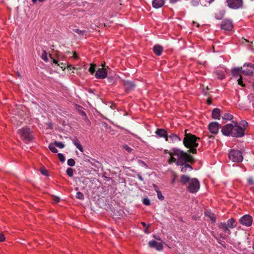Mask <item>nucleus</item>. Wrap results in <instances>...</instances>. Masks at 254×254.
<instances>
[{
  "label": "nucleus",
  "mask_w": 254,
  "mask_h": 254,
  "mask_svg": "<svg viewBox=\"0 0 254 254\" xmlns=\"http://www.w3.org/2000/svg\"><path fill=\"white\" fill-rule=\"evenodd\" d=\"M245 129L238 125L236 123L228 124L224 126L222 129V133L226 136H232L236 137H241L245 134Z\"/></svg>",
  "instance_id": "obj_1"
},
{
  "label": "nucleus",
  "mask_w": 254,
  "mask_h": 254,
  "mask_svg": "<svg viewBox=\"0 0 254 254\" xmlns=\"http://www.w3.org/2000/svg\"><path fill=\"white\" fill-rule=\"evenodd\" d=\"M199 140L200 138L190 133H187V130H185L183 143L186 147L190 149L188 152L193 154H196V148L198 146V141Z\"/></svg>",
  "instance_id": "obj_2"
},
{
  "label": "nucleus",
  "mask_w": 254,
  "mask_h": 254,
  "mask_svg": "<svg viewBox=\"0 0 254 254\" xmlns=\"http://www.w3.org/2000/svg\"><path fill=\"white\" fill-rule=\"evenodd\" d=\"M172 150L173 151L174 155L178 157L177 162L179 166H183L188 163L192 164L195 161L194 158L190 155V152H184L177 148H173Z\"/></svg>",
  "instance_id": "obj_3"
},
{
  "label": "nucleus",
  "mask_w": 254,
  "mask_h": 254,
  "mask_svg": "<svg viewBox=\"0 0 254 254\" xmlns=\"http://www.w3.org/2000/svg\"><path fill=\"white\" fill-rule=\"evenodd\" d=\"M20 138L26 142H30L33 139L32 132L28 127H22L17 131Z\"/></svg>",
  "instance_id": "obj_4"
},
{
  "label": "nucleus",
  "mask_w": 254,
  "mask_h": 254,
  "mask_svg": "<svg viewBox=\"0 0 254 254\" xmlns=\"http://www.w3.org/2000/svg\"><path fill=\"white\" fill-rule=\"evenodd\" d=\"M229 159L234 162H241L243 160L242 153L237 150L232 149L229 153Z\"/></svg>",
  "instance_id": "obj_5"
},
{
  "label": "nucleus",
  "mask_w": 254,
  "mask_h": 254,
  "mask_svg": "<svg viewBox=\"0 0 254 254\" xmlns=\"http://www.w3.org/2000/svg\"><path fill=\"white\" fill-rule=\"evenodd\" d=\"M199 188L200 184L198 180L196 178H192L189 183L187 189L190 192L195 193L199 190Z\"/></svg>",
  "instance_id": "obj_6"
},
{
  "label": "nucleus",
  "mask_w": 254,
  "mask_h": 254,
  "mask_svg": "<svg viewBox=\"0 0 254 254\" xmlns=\"http://www.w3.org/2000/svg\"><path fill=\"white\" fill-rule=\"evenodd\" d=\"M254 72V64L248 63L244 64L242 74L245 75H252Z\"/></svg>",
  "instance_id": "obj_7"
},
{
  "label": "nucleus",
  "mask_w": 254,
  "mask_h": 254,
  "mask_svg": "<svg viewBox=\"0 0 254 254\" xmlns=\"http://www.w3.org/2000/svg\"><path fill=\"white\" fill-rule=\"evenodd\" d=\"M228 6L233 9H239L242 7L243 0H227Z\"/></svg>",
  "instance_id": "obj_8"
},
{
  "label": "nucleus",
  "mask_w": 254,
  "mask_h": 254,
  "mask_svg": "<svg viewBox=\"0 0 254 254\" xmlns=\"http://www.w3.org/2000/svg\"><path fill=\"white\" fill-rule=\"evenodd\" d=\"M241 223L246 226H250L253 223V218L249 215H245L240 219Z\"/></svg>",
  "instance_id": "obj_9"
},
{
  "label": "nucleus",
  "mask_w": 254,
  "mask_h": 254,
  "mask_svg": "<svg viewBox=\"0 0 254 254\" xmlns=\"http://www.w3.org/2000/svg\"><path fill=\"white\" fill-rule=\"evenodd\" d=\"M221 127V125L217 122H211L209 124L208 128L211 133L216 134Z\"/></svg>",
  "instance_id": "obj_10"
},
{
  "label": "nucleus",
  "mask_w": 254,
  "mask_h": 254,
  "mask_svg": "<svg viewBox=\"0 0 254 254\" xmlns=\"http://www.w3.org/2000/svg\"><path fill=\"white\" fill-rule=\"evenodd\" d=\"M95 76L97 79H104L107 76L106 68H99L96 71Z\"/></svg>",
  "instance_id": "obj_11"
},
{
  "label": "nucleus",
  "mask_w": 254,
  "mask_h": 254,
  "mask_svg": "<svg viewBox=\"0 0 254 254\" xmlns=\"http://www.w3.org/2000/svg\"><path fill=\"white\" fill-rule=\"evenodd\" d=\"M221 27L222 29L230 31L233 28L232 22L229 20H224L222 22Z\"/></svg>",
  "instance_id": "obj_12"
},
{
  "label": "nucleus",
  "mask_w": 254,
  "mask_h": 254,
  "mask_svg": "<svg viewBox=\"0 0 254 254\" xmlns=\"http://www.w3.org/2000/svg\"><path fill=\"white\" fill-rule=\"evenodd\" d=\"M148 245L150 248H155L157 251H161L163 249L162 244L154 240L149 241Z\"/></svg>",
  "instance_id": "obj_13"
},
{
  "label": "nucleus",
  "mask_w": 254,
  "mask_h": 254,
  "mask_svg": "<svg viewBox=\"0 0 254 254\" xmlns=\"http://www.w3.org/2000/svg\"><path fill=\"white\" fill-rule=\"evenodd\" d=\"M156 134L160 137H165L166 141H168V136L167 135V131L164 129H157L156 131Z\"/></svg>",
  "instance_id": "obj_14"
},
{
  "label": "nucleus",
  "mask_w": 254,
  "mask_h": 254,
  "mask_svg": "<svg viewBox=\"0 0 254 254\" xmlns=\"http://www.w3.org/2000/svg\"><path fill=\"white\" fill-rule=\"evenodd\" d=\"M205 216L209 218L213 223L216 222V216L215 213H213L210 210H207L205 212Z\"/></svg>",
  "instance_id": "obj_15"
},
{
  "label": "nucleus",
  "mask_w": 254,
  "mask_h": 254,
  "mask_svg": "<svg viewBox=\"0 0 254 254\" xmlns=\"http://www.w3.org/2000/svg\"><path fill=\"white\" fill-rule=\"evenodd\" d=\"M242 70V66L236 67L232 69V74L234 77H237L241 75Z\"/></svg>",
  "instance_id": "obj_16"
},
{
  "label": "nucleus",
  "mask_w": 254,
  "mask_h": 254,
  "mask_svg": "<svg viewBox=\"0 0 254 254\" xmlns=\"http://www.w3.org/2000/svg\"><path fill=\"white\" fill-rule=\"evenodd\" d=\"M164 4V0H153L152 1V6L155 8H159L162 7Z\"/></svg>",
  "instance_id": "obj_17"
},
{
  "label": "nucleus",
  "mask_w": 254,
  "mask_h": 254,
  "mask_svg": "<svg viewBox=\"0 0 254 254\" xmlns=\"http://www.w3.org/2000/svg\"><path fill=\"white\" fill-rule=\"evenodd\" d=\"M153 52L156 55L159 56L161 55L163 51V48L160 45H156L153 47Z\"/></svg>",
  "instance_id": "obj_18"
},
{
  "label": "nucleus",
  "mask_w": 254,
  "mask_h": 254,
  "mask_svg": "<svg viewBox=\"0 0 254 254\" xmlns=\"http://www.w3.org/2000/svg\"><path fill=\"white\" fill-rule=\"evenodd\" d=\"M124 85L127 90H130L135 87L134 83L131 81H126L125 82Z\"/></svg>",
  "instance_id": "obj_19"
},
{
  "label": "nucleus",
  "mask_w": 254,
  "mask_h": 254,
  "mask_svg": "<svg viewBox=\"0 0 254 254\" xmlns=\"http://www.w3.org/2000/svg\"><path fill=\"white\" fill-rule=\"evenodd\" d=\"M212 117L214 119H220V110L219 108H214L212 112Z\"/></svg>",
  "instance_id": "obj_20"
},
{
  "label": "nucleus",
  "mask_w": 254,
  "mask_h": 254,
  "mask_svg": "<svg viewBox=\"0 0 254 254\" xmlns=\"http://www.w3.org/2000/svg\"><path fill=\"white\" fill-rule=\"evenodd\" d=\"M219 228L220 229H222V230L227 233L228 234H230V231L229 229V227L227 225V224H226L225 223H220L219 224Z\"/></svg>",
  "instance_id": "obj_21"
},
{
  "label": "nucleus",
  "mask_w": 254,
  "mask_h": 254,
  "mask_svg": "<svg viewBox=\"0 0 254 254\" xmlns=\"http://www.w3.org/2000/svg\"><path fill=\"white\" fill-rule=\"evenodd\" d=\"M181 168V172L183 173H187L192 170V167L189 164H185Z\"/></svg>",
  "instance_id": "obj_22"
},
{
  "label": "nucleus",
  "mask_w": 254,
  "mask_h": 254,
  "mask_svg": "<svg viewBox=\"0 0 254 254\" xmlns=\"http://www.w3.org/2000/svg\"><path fill=\"white\" fill-rule=\"evenodd\" d=\"M191 179H190V178L185 175H183L180 177V182L183 185H186L187 183H189Z\"/></svg>",
  "instance_id": "obj_23"
},
{
  "label": "nucleus",
  "mask_w": 254,
  "mask_h": 254,
  "mask_svg": "<svg viewBox=\"0 0 254 254\" xmlns=\"http://www.w3.org/2000/svg\"><path fill=\"white\" fill-rule=\"evenodd\" d=\"M73 144L82 152H83V149L80 144L79 140L77 138H74L72 140Z\"/></svg>",
  "instance_id": "obj_24"
},
{
  "label": "nucleus",
  "mask_w": 254,
  "mask_h": 254,
  "mask_svg": "<svg viewBox=\"0 0 254 254\" xmlns=\"http://www.w3.org/2000/svg\"><path fill=\"white\" fill-rule=\"evenodd\" d=\"M174 143L181 141V138L176 134L172 133L168 136Z\"/></svg>",
  "instance_id": "obj_25"
},
{
  "label": "nucleus",
  "mask_w": 254,
  "mask_h": 254,
  "mask_svg": "<svg viewBox=\"0 0 254 254\" xmlns=\"http://www.w3.org/2000/svg\"><path fill=\"white\" fill-rule=\"evenodd\" d=\"M227 225L230 228L235 227L236 225V221L233 218L229 219L227 221Z\"/></svg>",
  "instance_id": "obj_26"
},
{
  "label": "nucleus",
  "mask_w": 254,
  "mask_h": 254,
  "mask_svg": "<svg viewBox=\"0 0 254 254\" xmlns=\"http://www.w3.org/2000/svg\"><path fill=\"white\" fill-rule=\"evenodd\" d=\"M174 155H170V159L168 160V163H169V164H172V163H175L176 164V165H177V166H179V165L178 164V162H177L178 160H177V159H176V158H175L173 156Z\"/></svg>",
  "instance_id": "obj_27"
},
{
  "label": "nucleus",
  "mask_w": 254,
  "mask_h": 254,
  "mask_svg": "<svg viewBox=\"0 0 254 254\" xmlns=\"http://www.w3.org/2000/svg\"><path fill=\"white\" fill-rule=\"evenodd\" d=\"M54 143H50L49 145V149L53 153H57L58 152V149L55 147Z\"/></svg>",
  "instance_id": "obj_28"
},
{
  "label": "nucleus",
  "mask_w": 254,
  "mask_h": 254,
  "mask_svg": "<svg viewBox=\"0 0 254 254\" xmlns=\"http://www.w3.org/2000/svg\"><path fill=\"white\" fill-rule=\"evenodd\" d=\"M54 143L55 146L59 148L62 149L65 147V145L64 144V143H63L62 142L55 141L54 142Z\"/></svg>",
  "instance_id": "obj_29"
},
{
  "label": "nucleus",
  "mask_w": 254,
  "mask_h": 254,
  "mask_svg": "<svg viewBox=\"0 0 254 254\" xmlns=\"http://www.w3.org/2000/svg\"><path fill=\"white\" fill-rule=\"evenodd\" d=\"M75 197L77 199L83 200L84 199V196L82 193L80 191H77L76 193Z\"/></svg>",
  "instance_id": "obj_30"
},
{
  "label": "nucleus",
  "mask_w": 254,
  "mask_h": 254,
  "mask_svg": "<svg viewBox=\"0 0 254 254\" xmlns=\"http://www.w3.org/2000/svg\"><path fill=\"white\" fill-rule=\"evenodd\" d=\"M223 120H231L233 119V116L229 113H226L222 117Z\"/></svg>",
  "instance_id": "obj_31"
},
{
  "label": "nucleus",
  "mask_w": 254,
  "mask_h": 254,
  "mask_svg": "<svg viewBox=\"0 0 254 254\" xmlns=\"http://www.w3.org/2000/svg\"><path fill=\"white\" fill-rule=\"evenodd\" d=\"M224 13L223 12H219L215 13V18L218 20L222 19Z\"/></svg>",
  "instance_id": "obj_32"
},
{
  "label": "nucleus",
  "mask_w": 254,
  "mask_h": 254,
  "mask_svg": "<svg viewBox=\"0 0 254 254\" xmlns=\"http://www.w3.org/2000/svg\"><path fill=\"white\" fill-rule=\"evenodd\" d=\"M96 64H91L90 67L89 68V71L92 74L96 71Z\"/></svg>",
  "instance_id": "obj_33"
},
{
  "label": "nucleus",
  "mask_w": 254,
  "mask_h": 254,
  "mask_svg": "<svg viewBox=\"0 0 254 254\" xmlns=\"http://www.w3.org/2000/svg\"><path fill=\"white\" fill-rule=\"evenodd\" d=\"M89 162L92 166H94L97 168L98 167V165H100V163L98 161H95V160L92 159L91 160H89Z\"/></svg>",
  "instance_id": "obj_34"
},
{
  "label": "nucleus",
  "mask_w": 254,
  "mask_h": 254,
  "mask_svg": "<svg viewBox=\"0 0 254 254\" xmlns=\"http://www.w3.org/2000/svg\"><path fill=\"white\" fill-rule=\"evenodd\" d=\"M73 31L79 35H83L87 32L85 30H81L77 28L73 29Z\"/></svg>",
  "instance_id": "obj_35"
},
{
  "label": "nucleus",
  "mask_w": 254,
  "mask_h": 254,
  "mask_svg": "<svg viewBox=\"0 0 254 254\" xmlns=\"http://www.w3.org/2000/svg\"><path fill=\"white\" fill-rule=\"evenodd\" d=\"M41 58L45 62L48 61L47 53L45 50L43 51L42 54L41 55Z\"/></svg>",
  "instance_id": "obj_36"
},
{
  "label": "nucleus",
  "mask_w": 254,
  "mask_h": 254,
  "mask_svg": "<svg viewBox=\"0 0 254 254\" xmlns=\"http://www.w3.org/2000/svg\"><path fill=\"white\" fill-rule=\"evenodd\" d=\"M66 172L67 175L69 177H73V170L72 168H67Z\"/></svg>",
  "instance_id": "obj_37"
},
{
  "label": "nucleus",
  "mask_w": 254,
  "mask_h": 254,
  "mask_svg": "<svg viewBox=\"0 0 254 254\" xmlns=\"http://www.w3.org/2000/svg\"><path fill=\"white\" fill-rule=\"evenodd\" d=\"M67 164L68 166L73 167L75 165V161L72 158L69 159L67 161Z\"/></svg>",
  "instance_id": "obj_38"
},
{
  "label": "nucleus",
  "mask_w": 254,
  "mask_h": 254,
  "mask_svg": "<svg viewBox=\"0 0 254 254\" xmlns=\"http://www.w3.org/2000/svg\"><path fill=\"white\" fill-rule=\"evenodd\" d=\"M142 202L145 205H149L150 204V201L149 199L147 197L143 198Z\"/></svg>",
  "instance_id": "obj_39"
},
{
  "label": "nucleus",
  "mask_w": 254,
  "mask_h": 254,
  "mask_svg": "<svg viewBox=\"0 0 254 254\" xmlns=\"http://www.w3.org/2000/svg\"><path fill=\"white\" fill-rule=\"evenodd\" d=\"M58 158H59L61 162L62 163L64 162L65 160V157L64 155L62 153H58Z\"/></svg>",
  "instance_id": "obj_40"
},
{
  "label": "nucleus",
  "mask_w": 254,
  "mask_h": 254,
  "mask_svg": "<svg viewBox=\"0 0 254 254\" xmlns=\"http://www.w3.org/2000/svg\"><path fill=\"white\" fill-rule=\"evenodd\" d=\"M123 148L125 149L128 152H131V151L132 150V149L129 147L127 145V144H124L123 145Z\"/></svg>",
  "instance_id": "obj_41"
},
{
  "label": "nucleus",
  "mask_w": 254,
  "mask_h": 254,
  "mask_svg": "<svg viewBox=\"0 0 254 254\" xmlns=\"http://www.w3.org/2000/svg\"><path fill=\"white\" fill-rule=\"evenodd\" d=\"M40 172L45 176H48V171L45 168H42L40 169Z\"/></svg>",
  "instance_id": "obj_42"
},
{
  "label": "nucleus",
  "mask_w": 254,
  "mask_h": 254,
  "mask_svg": "<svg viewBox=\"0 0 254 254\" xmlns=\"http://www.w3.org/2000/svg\"><path fill=\"white\" fill-rule=\"evenodd\" d=\"M238 83L239 85H241L242 87L245 86V85L243 83L242 80V76H240L239 78L238 79Z\"/></svg>",
  "instance_id": "obj_43"
},
{
  "label": "nucleus",
  "mask_w": 254,
  "mask_h": 254,
  "mask_svg": "<svg viewBox=\"0 0 254 254\" xmlns=\"http://www.w3.org/2000/svg\"><path fill=\"white\" fill-rule=\"evenodd\" d=\"M248 183L249 185H253L254 184V179L253 177H249L248 179Z\"/></svg>",
  "instance_id": "obj_44"
},
{
  "label": "nucleus",
  "mask_w": 254,
  "mask_h": 254,
  "mask_svg": "<svg viewBox=\"0 0 254 254\" xmlns=\"http://www.w3.org/2000/svg\"><path fill=\"white\" fill-rule=\"evenodd\" d=\"M157 196L158 198L160 200H163L164 199V196L161 194L160 191H157Z\"/></svg>",
  "instance_id": "obj_45"
},
{
  "label": "nucleus",
  "mask_w": 254,
  "mask_h": 254,
  "mask_svg": "<svg viewBox=\"0 0 254 254\" xmlns=\"http://www.w3.org/2000/svg\"><path fill=\"white\" fill-rule=\"evenodd\" d=\"M164 152V153H165V154H169V155H174V154L173 153V151L172 150V151H169L167 149H165Z\"/></svg>",
  "instance_id": "obj_46"
},
{
  "label": "nucleus",
  "mask_w": 254,
  "mask_h": 254,
  "mask_svg": "<svg viewBox=\"0 0 254 254\" xmlns=\"http://www.w3.org/2000/svg\"><path fill=\"white\" fill-rule=\"evenodd\" d=\"M58 65L60 66L62 68L65 69L66 68V64L61 63L60 64H58Z\"/></svg>",
  "instance_id": "obj_47"
},
{
  "label": "nucleus",
  "mask_w": 254,
  "mask_h": 254,
  "mask_svg": "<svg viewBox=\"0 0 254 254\" xmlns=\"http://www.w3.org/2000/svg\"><path fill=\"white\" fill-rule=\"evenodd\" d=\"M5 240V237L2 233L0 234V242H3Z\"/></svg>",
  "instance_id": "obj_48"
},
{
  "label": "nucleus",
  "mask_w": 254,
  "mask_h": 254,
  "mask_svg": "<svg viewBox=\"0 0 254 254\" xmlns=\"http://www.w3.org/2000/svg\"><path fill=\"white\" fill-rule=\"evenodd\" d=\"M66 67H67V69H68V70L76 69V67H75L74 66H72V65L70 64L66 65Z\"/></svg>",
  "instance_id": "obj_49"
},
{
  "label": "nucleus",
  "mask_w": 254,
  "mask_h": 254,
  "mask_svg": "<svg viewBox=\"0 0 254 254\" xmlns=\"http://www.w3.org/2000/svg\"><path fill=\"white\" fill-rule=\"evenodd\" d=\"M241 125L243 126V127H244L245 129V127L247 126L248 123L245 121H243L242 122Z\"/></svg>",
  "instance_id": "obj_50"
},
{
  "label": "nucleus",
  "mask_w": 254,
  "mask_h": 254,
  "mask_svg": "<svg viewBox=\"0 0 254 254\" xmlns=\"http://www.w3.org/2000/svg\"><path fill=\"white\" fill-rule=\"evenodd\" d=\"M73 58L75 59H77L78 58V54L76 52L73 53Z\"/></svg>",
  "instance_id": "obj_51"
},
{
  "label": "nucleus",
  "mask_w": 254,
  "mask_h": 254,
  "mask_svg": "<svg viewBox=\"0 0 254 254\" xmlns=\"http://www.w3.org/2000/svg\"><path fill=\"white\" fill-rule=\"evenodd\" d=\"M218 78L220 79H223L225 78V75L223 73L218 74Z\"/></svg>",
  "instance_id": "obj_52"
},
{
  "label": "nucleus",
  "mask_w": 254,
  "mask_h": 254,
  "mask_svg": "<svg viewBox=\"0 0 254 254\" xmlns=\"http://www.w3.org/2000/svg\"><path fill=\"white\" fill-rule=\"evenodd\" d=\"M137 177H138V179L140 181H143V178L142 177V176L139 174H137Z\"/></svg>",
  "instance_id": "obj_53"
},
{
  "label": "nucleus",
  "mask_w": 254,
  "mask_h": 254,
  "mask_svg": "<svg viewBox=\"0 0 254 254\" xmlns=\"http://www.w3.org/2000/svg\"><path fill=\"white\" fill-rule=\"evenodd\" d=\"M51 59H52V60H53V62L54 64H58V61H57L56 60H55V59H53L52 58H51Z\"/></svg>",
  "instance_id": "obj_54"
},
{
  "label": "nucleus",
  "mask_w": 254,
  "mask_h": 254,
  "mask_svg": "<svg viewBox=\"0 0 254 254\" xmlns=\"http://www.w3.org/2000/svg\"><path fill=\"white\" fill-rule=\"evenodd\" d=\"M59 200H60V199L58 197H56L54 198V201L55 202H58L59 201Z\"/></svg>",
  "instance_id": "obj_55"
},
{
  "label": "nucleus",
  "mask_w": 254,
  "mask_h": 254,
  "mask_svg": "<svg viewBox=\"0 0 254 254\" xmlns=\"http://www.w3.org/2000/svg\"><path fill=\"white\" fill-rule=\"evenodd\" d=\"M154 238L157 240H161V239L159 236H154Z\"/></svg>",
  "instance_id": "obj_56"
},
{
  "label": "nucleus",
  "mask_w": 254,
  "mask_h": 254,
  "mask_svg": "<svg viewBox=\"0 0 254 254\" xmlns=\"http://www.w3.org/2000/svg\"><path fill=\"white\" fill-rule=\"evenodd\" d=\"M88 92L90 93L94 94L93 90L91 89L88 90Z\"/></svg>",
  "instance_id": "obj_57"
},
{
  "label": "nucleus",
  "mask_w": 254,
  "mask_h": 254,
  "mask_svg": "<svg viewBox=\"0 0 254 254\" xmlns=\"http://www.w3.org/2000/svg\"><path fill=\"white\" fill-rule=\"evenodd\" d=\"M207 103L208 104L210 105L211 103V100L210 99H208L207 100Z\"/></svg>",
  "instance_id": "obj_58"
},
{
  "label": "nucleus",
  "mask_w": 254,
  "mask_h": 254,
  "mask_svg": "<svg viewBox=\"0 0 254 254\" xmlns=\"http://www.w3.org/2000/svg\"><path fill=\"white\" fill-rule=\"evenodd\" d=\"M178 0H170V2L172 3H175Z\"/></svg>",
  "instance_id": "obj_59"
},
{
  "label": "nucleus",
  "mask_w": 254,
  "mask_h": 254,
  "mask_svg": "<svg viewBox=\"0 0 254 254\" xmlns=\"http://www.w3.org/2000/svg\"><path fill=\"white\" fill-rule=\"evenodd\" d=\"M102 67H103L102 68H106V70H107V69H109V67L108 66H106V67H105V65H102Z\"/></svg>",
  "instance_id": "obj_60"
},
{
  "label": "nucleus",
  "mask_w": 254,
  "mask_h": 254,
  "mask_svg": "<svg viewBox=\"0 0 254 254\" xmlns=\"http://www.w3.org/2000/svg\"><path fill=\"white\" fill-rule=\"evenodd\" d=\"M141 224L142 225V226L144 227H145L146 226V224L144 222H141Z\"/></svg>",
  "instance_id": "obj_61"
},
{
  "label": "nucleus",
  "mask_w": 254,
  "mask_h": 254,
  "mask_svg": "<svg viewBox=\"0 0 254 254\" xmlns=\"http://www.w3.org/2000/svg\"><path fill=\"white\" fill-rule=\"evenodd\" d=\"M115 215L117 217H119V216H122V214L121 213H120V214H119V215L115 214Z\"/></svg>",
  "instance_id": "obj_62"
},
{
  "label": "nucleus",
  "mask_w": 254,
  "mask_h": 254,
  "mask_svg": "<svg viewBox=\"0 0 254 254\" xmlns=\"http://www.w3.org/2000/svg\"><path fill=\"white\" fill-rule=\"evenodd\" d=\"M175 181V178H174L173 179L172 181V184H174V183Z\"/></svg>",
  "instance_id": "obj_63"
},
{
  "label": "nucleus",
  "mask_w": 254,
  "mask_h": 254,
  "mask_svg": "<svg viewBox=\"0 0 254 254\" xmlns=\"http://www.w3.org/2000/svg\"><path fill=\"white\" fill-rule=\"evenodd\" d=\"M214 0H208V1H209V2L210 3V2H212V1H213Z\"/></svg>",
  "instance_id": "obj_64"
}]
</instances>
